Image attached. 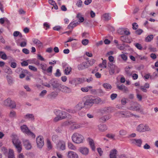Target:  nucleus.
<instances>
[{
    "mask_svg": "<svg viewBox=\"0 0 158 158\" xmlns=\"http://www.w3.org/2000/svg\"><path fill=\"white\" fill-rule=\"evenodd\" d=\"M116 46L117 48L120 50H124L125 48L123 45L117 44Z\"/></svg>",
    "mask_w": 158,
    "mask_h": 158,
    "instance_id": "603ef678",
    "label": "nucleus"
},
{
    "mask_svg": "<svg viewBox=\"0 0 158 158\" xmlns=\"http://www.w3.org/2000/svg\"><path fill=\"white\" fill-rule=\"evenodd\" d=\"M8 158H15L14 152L12 150L10 149L8 154Z\"/></svg>",
    "mask_w": 158,
    "mask_h": 158,
    "instance_id": "473e14b6",
    "label": "nucleus"
},
{
    "mask_svg": "<svg viewBox=\"0 0 158 158\" xmlns=\"http://www.w3.org/2000/svg\"><path fill=\"white\" fill-rule=\"evenodd\" d=\"M60 88L61 91L65 93H69L71 92V89L70 88L64 85H60Z\"/></svg>",
    "mask_w": 158,
    "mask_h": 158,
    "instance_id": "dca6fc26",
    "label": "nucleus"
},
{
    "mask_svg": "<svg viewBox=\"0 0 158 158\" xmlns=\"http://www.w3.org/2000/svg\"><path fill=\"white\" fill-rule=\"evenodd\" d=\"M116 114L118 117L123 118H128L134 116L135 117H138L137 115H135L128 111H120L117 112Z\"/></svg>",
    "mask_w": 158,
    "mask_h": 158,
    "instance_id": "f03ea898",
    "label": "nucleus"
},
{
    "mask_svg": "<svg viewBox=\"0 0 158 158\" xmlns=\"http://www.w3.org/2000/svg\"><path fill=\"white\" fill-rule=\"evenodd\" d=\"M135 46L139 49L141 50L142 49V47L141 45L138 43H135Z\"/></svg>",
    "mask_w": 158,
    "mask_h": 158,
    "instance_id": "e2e57ef3",
    "label": "nucleus"
},
{
    "mask_svg": "<svg viewBox=\"0 0 158 158\" xmlns=\"http://www.w3.org/2000/svg\"><path fill=\"white\" fill-rule=\"evenodd\" d=\"M36 143L37 147L40 148H41L44 145V141L43 137L39 136L36 138Z\"/></svg>",
    "mask_w": 158,
    "mask_h": 158,
    "instance_id": "4468645a",
    "label": "nucleus"
},
{
    "mask_svg": "<svg viewBox=\"0 0 158 158\" xmlns=\"http://www.w3.org/2000/svg\"><path fill=\"white\" fill-rule=\"evenodd\" d=\"M85 107L86 108H89L93 104V99L89 98L87 99L83 103Z\"/></svg>",
    "mask_w": 158,
    "mask_h": 158,
    "instance_id": "f3484780",
    "label": "nucleus"
},
{
    "mask_svg": "<svg viewBox=\"0 0 158 158\" xmlns=\"http://www.w3.org/2000/svg\"><path fill=\"white\" fill-rule=\"evenodd\" d=\"M3 105L12 108H14L16 107V104L15 102L12 101L10 98H8L4 101Z\"/></svg>",
    "mask_w": 158,
    "mask_h": 158,
    "instance_id": "0eeeda50",
    "label": "nucleus"
},
{
    "mask_svg": "<svg viewBox=\"0 0 158 158\" xmlns=\"http://www.w3.org/2000/svg\"><path fill=\"white\" fill-rule=\"evenodd\" d=\"M102 19L105 21H108L111 19V17L109 13H105L102 17Z\"/></svg>",
    "mask_w": 158,
    "mask_h": 158,
    "instance_id": "a878e982",
    "label": "nucleus"
},
{
    "mask_svg": "<svg viewBox=\"0 0 158 158\" xmlns=\"http://www.w3.org/2000/svg\"><path fill=\"white\" fill-rule=\"evenodd\" d=\"M84 82V80L82 78H77L70 79L69 83L71 85H74L75 86L81 84Z\"/></svg>",
    "mask_w": 158,
    "mask_h": 158,
    "instance_id": "6e6552de",
    "label": "nucleus"
},
{
    "mask_svg": "<svg viewBox=\"0 0 158 158\" xmlns=\"http://www.w3.org/2000/svg\"><path fill=\"white\" fill-rule=\"evenodd\" d=\"M83 127V124L81 123H75L73 124L71 127V129L75 130Z\"/></svg>",
    "mask_w": 158,
    "mask_h": 158,
    "instance_id": "4be33fe9",
    "label": "nucleus"
},
{
    "mask_svg": "<svg viewBox=\"0 0 158 158\" xmlns=\"http://www.w3.org/2000/svg\"><path fill=\"white\" fill-rule=\"evenodd\" d=\"M62 66L64 69V74L68 75L70 74L72 71V68L71 67L68 65L66 63L62 64Z\"/></svg>",
    "mask_w": 158,
    "mask_h": 158,
    "instance_id": "9b49d317",
    "label": "nucleus"
},
{
    "mask_svg": "<svg viewBox=\"0 0 158 158\" xmlns=\"http://www.w3.org/2000/svg\"><path fill=\"white\" fill-rule=\"evenodd\" d=\"M22 52L23 53L26 54H28L29 53V50L28 49L25 48L23 49Z\"/></svg>",
    "mask_w": 158,
    "mask_h": 158,
    "instance_id": "774afa93",
    "label": "nucleus"
},
{
    "mask_svg": "<svg viewBox=\"0 0 158 158\" xmlns=\"http://www.w3.org/2000/svg\"><path fill=\"white\" fill-rule=\"evenodd\" d=\"M54 113L56 115H59L62 119H64L67 117L68 113L65 111L60 110H56Z\"/></svg>",
    "mask_w": 158,
    "mask_h": 158,
    "instance_id": "f8f14e48",
    "label": "nucleus"
},
{
    "mask_svg": "<svg viewBox=\"0 0 158 158\" xmlns=\"http://www.w3.org/2000/svg\"><path fill=\"white\" fill-rule=\"evenodd\" d=\"M117 96V95L116 94H112L110 95V98L112 100L114 99Z\"/></svg>",
    "mask_w": 158,
    "mask_h": 158,
    "instance_id": "69168bd1",
    "label": "nucleus"
},
{
    "mask_svg": "<svg viewBox=\"0 0 158 158\" xmlns=\"http://www.w3.org/2000/svg\"><path fill=\"white\" fill-rule=\"evenodd\" d=\"M122 59L124 61H126L127 59V55L124 54H121L119 55Z\"/></svg>",
    "mask_w": 158,
    "mask_h": 158,
    "instance_id": "a19ab883",
    "label": "nucleus"
},
{
    "mask_svg": "<svg viewBox=\"0 0 158 158\" xmlns=\"http://www.w3.org/2000/svg\"><path fill=\"white\" fill-rule=\"evenodd\" d=\"M88 67V63L87 62H84L79 64L77 68L79 70H81Z\"/></svg>",
    "mask_w": 158,
    "mask_h": 158,
    "instance_id": "6ab92c4d",
    "label": "nucleus"
},
{
    "mask_svg": "<svg viewBox=\"0 0 158 158\" xmlns=\"http://www.w3.org/2000/svg\"><path fill=\"white\" fill-rule=\"evenodd\" d=\"M33 42L39 48H40L43 47V44L39 40L37 39H32Z\"/></svg>",
    "mask_w": 158,
    "mask_h": 158,
    "instance_id": "5701e85b",
    "label": "nucleus"
},
{
    "mask_svg": "<svg viewBox=\"0 0 158 158\" xmlns=\"http://www.w3.org/2000/svg\"><path fill=\"white\" fill-rule=\"evenodd\" d=\"M111 108L110 107H105L102 108L101 112L102 113H109L111 112Z\"/></svg>",
    "mask_w": 158,
    "mask_h": 158,
    "instance_id": "c85d7f7f",
    "label": "nucleus"
},
{
    "mask_svg": "<svg viewBox=\"0 0 158 158\" xmlns=\"http://www.w3.org/2000/svg\"><path fill=\"white\" fill-rule=\"evenodd\" d=\"M95 60L94 59H92L88 62H87L88 63V67L92 65L95 63Z\"/></svg>",
    "mask_w": 158,
    "mask_h": 158,
    "instance_id": "49530a36",
    "label": "nucleus"
},
{
    "mask_svg": "<svg viewBox=\"0 0 158 158\" xmlns=\"http://www.w3.org/2000/svg\"><path fill=\"white\" fill-rule=\"evenodd\" d=\"M13 143L17 149L19 153H20L22 149L21 142L18 139L17 136L15 135V137L12 140Z\"/></svg>",
    "mask_w": 158,
    "mask_h": 158,
    "instance_id": "7ed1b4c3",
    "label": "nucleus"
},
{
    "mask_svg": "<svg viewBox=\"0 0 158 158\" xmlns=\"http://www.w3.org/2000/svg\"><path fill=\"white\" fill-rule=\"evenodd\" d=\"M76 5L78 7H81L82 5V2L81 0H78L77 1Z\"/></svg>",
    "mask_w": 158,
    "mask_h": 158,
    "instance_id": "5fc2aeb1",
    "label": "nucleus"
},
{
    "mask_svg": "<svg viewBox=\"0 0 158 158\" xmlns=\"http://www.w3.org/2000/svg\"><path fill=\"white\" fill-rule=\"evenodd\" d=\"M73 123L71 121H67L63 122L62 125L63 126H69L71 125Z\"/></svg>",
    "mask_w": 158,
    "mask_h": 158,
    "instance_id": "f704fd0d",
    "label": "nucleus"
},
{
    "mask_svg": "<svg viewBox=\"0 0 158 158\" xmlns=\"http://www.w3.org/2000/svg\"><path fill=\"white\" fill-rule=\"evenodd\" d=\"M77 18L79 19V23H80L83 22L84 21V18L83 17L81 16V14L80 13H78L77 14Z\"/></svg>",
    "mask_w": 158,
    "mask_h": 158,
    "instance_id": "ea45409f",
    "label": "nucleus"
},
{
    "mask_svg": "<svg viewBox=\"0 0 158 158\" xmlns=\"http://www.w3.org/2000/svg\"><path fill=\"white\" fill-rule=\"evenodd\" d=\"M103 86L106 89H111L112 88L111 85L108 83H104L103 85Z\"/></svg>",
    "mask_w": 158,
    "mask_h": 158,
    "instance_id": "09e8293b",
    "label": "nucleus"
},
{
    "mask_svg": "<svg viewBox=\"0 0 158 158\" xmlns=\"http://www.w3.org/2000/svg\"><path fill=\"white\" fill-rule=\"evenodd\" d=\"M108 66L109 73L110 75L113 74L115 72V70L118 68V67L112 63H108Z\"/></svg>",
    "mask_w": 158,
    "mask_h": 158,
    "instance_id": "9d476101",
    "label": "nucleus"
},
{
    "mask_svg": "<svg viewBox=\"0 0 158 158\" xmlns=\"http://www.w3.org/2000/svg\"><path fill=\"white\" fill-rule=\"evenodd\" d=\"M153 38V36L152 35H151L148 36L145 39V41L147 42H150Z\"/></svg>",
    "mask_w": 158,
    "mask_h": 158,
    "instance_id": "72a5a7b5",
    "label": "nucleus"
},
{
    "mask_svg": "<svg viewBox=\"0 0 158 158\" xmlns=\"http://www.w3.org/2000/svg\"><path fill=\"white\" fill-rule=\"evenodd\" d=\"M52 81H51V82H52V85L53 88H57L58 87L60 88V85H61V84L57 82L56 81H53V82Z\"/></svg>",
    "mask_w": 158,
    "mask_h": 158,
    "instance_id": "2f4dec72",
    "label": "nucleus"
},
{
    "mask_svg": "<svg viewBox=\"0 0 158 158\" xmlns=\"http://www.w3.org/2000/svg\"><path fill=\"white\" fill-rule=\"evenodd\" d=\"M97 150L98 152L99 153V154L100 155V156H102V155L103 153V152L102 151L101 148H97Z\"/></svg>",
    "mask_w": 158,
    "mask_h": 158,
    "instance_id": "0e129e2a",
    "label": "nucleus"
},
{
    "mask_svg": "<svg viewBox=\"0 0 158 158\" xmlns=\"http://www.w3.org/2000/svg\"><path fill=\"white\" fill-rule=\"evenodd\" d=\"M93 104L95 103H99L102 102L101 99L98 97L94 99H93Z\"/></svg>",
    "mask_w": 158,
    "mask_h": 158,
    "instance_id": "c03bdc74",
    "label": "nucleus"
},
{
    "mask_svg": "<svg viewBox=\"0 0 158 158\" xmlns=\"http://www.w3.org/2000/svg\"><path fill=\"white\" fill-rule=\"evenodd\" d=\"M28 67L30 70L34 72H36L37 70V68L33 66L29 65Z\"/></svg>",
    "mask_w": 158,
    "mask_h": 158,
    "instance_id": "864d4df0",
    "label": "nucleus"
},
{
    "mask_svg": "<svg viewBox=\"0 0 158 158\" xmlns=\"http://www.w3.org/2000/svg\"><path fill=\"white\" fill-rule=\"evenodd\" d=\"M131 68L129 67H127L125 68V72L126 74L128 76H130L131 75V73L130 71V69Z\"/></svg>",
    "mask_w": 158,
    "mask_h": 158,
    "instance_id": "4c0bfd02",
    "label": "nucleus"
},
{
    "mask_svg": "<svg viewBox=\"0 0 158 158\" xmlns=\"http://www.w3.org/2000/svg\"><path fill=\"white\" fill-rule=\"evenodd\" d=\"M47 93V91L45 90H44L42 91L39 94V96L40 98H43L46 94Z\"/></svg>",
    "mask_w": 158,
    "mask_h": 158,
    "instance_id": "79ce46f5",
    "label": "nucleus"
},
{
    "mask_svg": "<svg viewBox=\"0 0 158 158\" xmlns=\"http://www.w3.org/2000/svg\"><path fill=\"white\" fill-rule=\"evenodd\" d=\"M24 146L27 150L30 149L31 147V145L28 140L25 139L23 141Z\"/></svg>",
    "mask_w": 158,
    "mask_h": 158,
    "instance_id": "aec40b11",
    "label": "nucleus"
},
{
    "mask_svg": "<svg viewBox=\"0 0 158 158\" xmlns=\"http://www.w3.org/2000/svg\"><path fill=\"white\" fill-rule=\"evenodd\" d=\"M47 144L48 149V150H50V149H51L52 148V146L51 143L49 140L48 139L47 140Z\"/></svg>",
    "mask_w": 158,
    "mask_h": 158,
    "instance_id": "a18cd8bd",
    "label": "nucleus"
},
{
    "mask_svg": "<svg viewBox=\"0 0 158 158\" xmlns=\"http://www.w3.org/2000/svg\"><path fill=\"white\" fill-rule=\"evenodd\" d=\"M85 107L83 103L82 102H78L72 110H69V112L72 113H75L81 110Z\"/></svg>",
    "mask_w": 158,
    "mask_h": 158,
    "instance_id": "20e7f679",
    "label": "nucleus"
},
{
    "mask_svg": "<svg viewBox=\"0 0 158 158\" xmlns=\"http://www.w3.org/2000/svg\"><path fill=\"white\" fill-rule=\"evenodd\" d=\"M88 141L89 144L92 150L94 151L95 149V147L93 140L92 139L89 138L88 139Z\"/></svg>",
    "mask_w": 158,
    "mask_h": 158,
    "instance_id": "cd10ccee",
    "label": "nucleus"
},
{
    "mask_svg": "<svg viewBox=\"0 0 158 158\" xmlns=\"http://www.w3.org/2000/svg\"><path fill=\"white\" fill-rule=\"evenodd\" d=\"M58 136L57 135H54L52 137V141L55 142L58 139Z\"/></svg>",
    "mask_w": 158,
    "mask_h": 158,
    "instance_id": "bf43d9fd",
    "label": "nucleus"
},
{
    "mask_svg": "<svg viewBox=\"0 0 158 158\" xmlns=\"http://www.w3.org/2000/svg\"><path fill=\"white\" fill-rule=\"evenodd\" d=\"M24 118L25 119L31 120H34V117L32 114H27L24 116Z\"/></svg>",
    "mask_w": 158,
    "mask_h": 158,
    "instance_id": "7c9ffc66",
    "label": "nucleus"
},
{
    "mask_svg": "<svg viewBox=\"0 0 158 158\" xmlns=\"http://www.w3.org/2000/svg\"><path fill=\"white\" fill-rule=\"evenodd\" d=\"M136 130L139 132H142L146 131H150L151 129L148 126L141 124L137 126Z\"/></svg>",
    "mask_w": 158,
    "mask_h": 158,
    "instance_id": "423d86ee",
    "label": "nucleus"
},
{
    "mask_svg": "<svg viewBox=\"0 0 158 158\" xmlns=\"http://www.w3.org/2000/svg\"><path fill=\"white\" fill-rule=\"evenodd\" d=\"M68 147L69 149L71 150H75L76 149V147L71 143H68Z\"/></svg>",
    "mask_w": 158,
    "mask_h": 158,
    "instance_id": "e433bc0d",
    "label": "nucleus"
},
{
    "mask_svg": "<svg viewBox=\"0 0 158 158\" xmlns=\"http://www.w3.org/2000/svg\"><path fill=\"white\" fill-rule=\"evenodd\" d=\"M73 141L76 143H83L84 140V138L81 134L77 132L74 133L72 136Z\"/></svg>",
    "mask_w": 158,
    "mask_h": 158,
    "instance_id": "f257e3e1",
    "label": "nucleus"
},
{
    "mask_svg": "<svg viewBox=\"0 0 158 158\" xmlns=\"http://www.w3.org/2000/svg\"><path fill=\"white\" fill-rule=\"evenodd\" d=\"M24 41L22 42L20 44V46L22 47H25L27 44V40L26 39H24Z\"/></svg>",
    "mask_w": 158,
    "mask_h": 158,
    "instance_id": "3c124183",
    "label": "nucleus"
},
{
    "mask_svg": "<svg viewBox=\"0 0 158 158\" xmlns=\"http://www.w3.org/2000/svg\"><path fill=\"white\" fill-rule=\"evenodd\" d=\"M117 87L119 90H122L125 93H127L128 91L127 88L123 84L120 86H117Z\"/></svg>",
    "mask_w": 158,
    "mask_h": 158,
    "instance_id": "c756f323",
    "label": "nucleus"
},
{
    "mask_svg": "<svg viewBox=\"0 0 158 158\" xmlns=\"http://www.w3.org/2000/svg\"><path fill=\"white\" fill-rule=\"evenodd\" d=\"M61 75V73L60 72V70L59 69H58L56 70V72L55 74V75L57 77H59Z\"/></svg>",
    "mask_w": 158,
    "mask_h": 158,
    "instance_id": "052dcab7",
    "label": "nucleus"
},
{
    "mask_svg": "<svg viewBox=\"0 0 158 158\" xmlns=\"http://www.w3.org/2000/svg\"><path fill=\"white\" fill-rule=\"evenodd\" d=\"M79 151L82 155H87L89 152V149L85 147H80L79 149Z\"/></svg>",
    "mask_w": 158,
    "mask_h": 158,
    "instance_id": "a211bd4d",
    "label": "nucleus"
},
{
    "mask_svg": "<svg viewBox=\"0 0 158 158\" xmlns=\"http://www.w3.org/2000/svg\"><path fill=\"white\" fill-rule=\"evenodd\" d=\"M119 134L121 135H125L127 134V132L124 130H121L119 131Z\"/></svg>",
    "mask_w": 158,
    "mask_h": 158,
    "instance_id": "13d9d810",
    "label": "nucleus"
},
{
    "mask_svg": "<svg viewBox=\"0 0 158 158\" xmlns=\"http://www.w3.org/2000/svg\"><path fill=\"white\" fill-rule=\"evenodd\" d=\"M56 146L57 149L63 151L65 149V142L63 140H60L56 144Z\"/></svg>",
    "mask_w": 158,
    "mask_h": 158,
    "instance_id": "ddd939ff",
    "label": "nucleus"
},
{
    "mask_svg": "<svg viewBox=\"0 0 158 158\" xmlns=\"http://www.w3.org/2000/svg\"><path fill=\"white\" fill-rule=\"evenodd\" d=\"M21 131L24 133L30 136L33 138H35V135L31 131H30L26 125H23L20 127Z\"/></svg>",
    "mask_w": 158,
    "mask_h": 158,
    "instance_id": "39448f33",
    "label": "nucleus"
},
{
    "mask_svg": "<svg viewBox=\"0 0 158 158\" xmlns=\"http://www.w3.org/2000/svg\"><path fill=\"white\" fill-rule=\"evenodd\" d=\"M16 114L15 112L13 110L11 111L9 114V117L11 118L15 117Z\"/></svg>",
    "mask_w": 158,
    "mask_h": 158,
    "instance_id": "de8ad7c7",
    "label": "nucleus"
},
{
    "mask_svg": "<svg viewBox=\"0 0 158 158\" xmlns=\"http://www.w3.org/2000/svg\"><path fill=\"white\" fill-rule=\"evenodd\" d=\"M111 117L109 115H105L101 118V119L103 121H106L110 118Z\"/></svg>",
    "mask_w": 158,
    "mask_h": 158,
    "instance_id": "37998d69",
    "label": "nucleus"
},
{
    "mask_svg": "<svg viewBox=\"0 0 158 158\" xmlns=\"http://www.w3.org/2000/svg\"><path fill=\"white\" fill-rule=\"evenodd\" d=\"M132 28L133 29H136L138 27V26L136 23H135L132 24Z\"/></svg>",
    "mask_w": 158,
    "mask_h": 158,
    "instance_id": "338daca9",
    "label": "nucleus"
},
{
    "mask_svg": "<svg viewBox=\"0 0 158 158\" xmlns=\"http://www.w3.org/2000/svg\"><path fill=\"white\" fill-rule=\"evenodd\" d=\"M79 24V22L76 21H73L70 23L68 27L69 29H73L74 27H76Z\"/></svg>",
    "mask_w": 158,
    "mask_h": 158,
    "instance_id": "b1692460",
    "label": "nucleus"
},
{
    "mask_svg": "<svg viewBox=\"0 0 158 158\" xmlns=\"http://www.w3.org/2000/svg\"><path fill=\"white\" fill-rule=\"evenodd\" d=\"M40 68H41L43 72L46 71V69L47 68V65L45 63L41 64H40Z\"/></svg>",
    "mask_w": 158,
    "mask_h": 158,
    "instance_id": "c9c22d12",
    "label": "nucleus"
},
{
    "mask_svg": "<svg viewBox=\"0 0 158 158\" xmlns=\"http://www.w3.org/2000/svg\"><path fill=\"white\" fill-rule=\"evenodd\" d=\"M67 156L69 158H78L77 154L75 152L72 151L68 152Z\"/></svg>",
    "mask_w": 158,
    "mask_h": 158,
    "instance_id": "412c9836",
    "label": "nucleus"
},
{
    "mask_svg": "<svg viewBox=\"0 0 158 158\" xmlns=\"http://www.w3.org/2000/svg\"><path fill=\"white\" fill-rule=\"evenodd\" d=\"M98 130L101 131H104L107 130V126L103 124H100L98 125Z\"/></svg>",
    "mask_w": 158,
    "mask_h": 158,
    "instance_id": "393cba45",
    "label": "nucleus"
},
{
    "mask_svg": "<svg viewBox=\"0 0 158 158\" xmlns=\"http://www.w3.org/2000/svg\"><path fill=\"white\" fill-rule=\"evenodd\" d=\"M131 142L132 144L138 147H141L142 143V140L140 139H131Z\"/></svg>",
    "mask_w": 158,
    "mask_h": 158,
    "instance_id": "2eb2a0df",
    "label": "nucleus"
},
{
    "mask_svg": "<svg viewBox=\"0 0 158 158\" xmlns=\"http://www.w3.org/2000/svg\"><path fill=\"white\" fill-rule=\"evenodd\" d=\"M58 95V93L57 92H53L51 93L50 96H51V98H55Z\"/></svg>",
    "mask_w": 158,
    "mask_h": 158,
    "instance_id": "8fccbe9b",
    "label": "nucleus"
},
{
    "mask_svg": "<svg viewBox=\"0 0 158 158\" xmlns=\"http://www.w3.org/2000/svg\"><path fill=\"white\" fill-rule=\"evenodd\" d=\"M117 151L116 149L111 150L110 154V158H116Z\"/></svg>",
    "mask_w": 158,
    "mask_h": 158,
    "instance_id": "bb28decb",
    "label": "nucleus"
},
{
    "mask_svg": "<svg viewBox=\"0 0 158 158\" xmlns=\"http://www.w3.org/2000/svg\"><path fill=\"white\" fill-rule=\"evenodd\" d=\"M7 80L9 84L11 85L13 83V80L11 76H7Z\"/></svg>",
    "mask_w": 158,
    "mask_h": 158,
    "instance_id": "58836bf2",
    "label": "nucleus"
},
{
    "mask_svg": "<svg viewBox=\"0 0 158 158\" xmlns=\"http://www.w3.org/2000/svg\"><path fill=\"white\" fill-rule=\"evenodd\" d=\"M62 119V118L59 115H56V116L54 118L53 120L55 122H57Z\"/></svg>",
    "mask_w": 158,
    "mask_h": 158,
    "instance_id": "4d7b16f0",
    "label": "nucleus"
},
{
    "mask_svg": "<svg viewBox=\"0 0 158 158\" xmlns=\"http://www.w3.org/2000/svg\"><path fill=\"white\" fill-rule=\"evenodd\" d=\"M89 42V41L88 39H84L82 40L81 43L83 45L85 46L88 44Z\"/></svg>",
    "mask_w": 158,
    "mask_h": 158,
    "instance_id": "6e6d98bb",
    "label": "nucleus"
},
{
    "mask_svg": "<svg viewBox=\"0 0 158 158\" xmlns=\"http://www.w3.org/2000/svg\"><path fill=\"white\" fill-rule=\"evenodd\" d=\"M127 37L125 35H123L121 36L120 39L123 42H127Z\"/></svg>",
    "mask_w": 158,
    "mask_h": 158,
    "instance_id": "680f3d73",
    "label": "nucleus"
},
{
    "mask_svg": "<svg viewBox=\"0 0 158 158\" xmlns=\"http://www.w3.org/2000/svg\"><path fill=\"white\" fill-rule=\"evenodd\" d=\"M16 72L18 73H20L19 75L20 78H24L29 72L27 70L21 68H18L16 70Z\"/></svg>",
    "mask_w": 158,
    "mask_h": 158,
    "instance_id": "1a4fd4ad",
    "label": "nucleus"
}]
</instances>
